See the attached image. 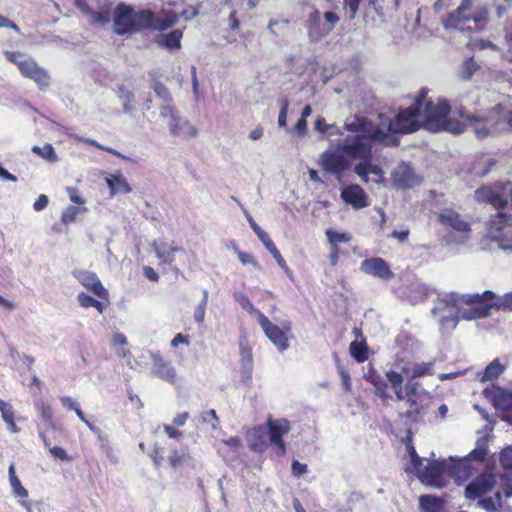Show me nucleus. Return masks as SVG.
<instances>
[{"mask_svg":"<svg viewBox=\"0 0 512 512\" xmlns=\"http://www.w3.org/2000/svg\"><path fill=\"white\" fill-rule=\"evenodd\" d=\"M479 65L476 63L473 57L466 59L458 68V76L461 79L468 80L474 73L479 69Z\"/></svg>","mask_w":512,"mask_h":512,"instance_id":"obj_35","label":"nucleus"},{"mask_svg":"<svg viewBox=\"0 0 512 512\" xmlns=\"http://www.w3.org/2000/svg\"><path fill=\"white\" fill-rule=\"evenodd\" d=\"M16 497L27 498L28 491L21 485L19 478L9 482Z\"/></svg>","mask_w":512,"mask_h":512,"instance_id":"obj_55","label":"nucleus"},{"mask_svg":"<svg viewBox=\"0 0 512 512\" xmlns=\"http://www.w3.org/2000/svg\"><path fill=\"white\" fill-rule=\"evenodd\" d=\"M66 408L69 410H73L79 417V419L83 421L91 431L96 430L94 425L89 420H87L78 403L66 398Z\"/></svg>","mask_w":512,"mask_h":512,"instance_id":"obj_43","label":"nucleus"},{"mask_svg":"<svg viewBox=\"0 0 512 512\" xmlns=\"http://www.w3.org/2000/svg\"><path fill=\"white\" fill-rule=\"evenodd\" d=\"M94 298L85 293L78 295V301L83 308H89L94 302Z\"/></svg>","mask_w":512,"mask_h":512,"instance_id":"obj_62","label":"nucleus"},{"mask_svg":"<svg viewBox=\"0 0 512 512\" xmlns=\"http://www.w3.org/2000/svg\"><path fill=\"white\" fill-rule=\"evenodd\" d=\"M475 198L479 202H488L499 210L489 221L488 236L498 243L500 249L512 252V217L501 211L508 201L512 205V185L507 183L483 186L475 191Z\"/></svg>","mask_w":512,"mask_h":512,"instance_id":"obj_4","label":"nucleus"},{"mask_svg":"<svg viewBox=\"0 0 512 512\" xmlns=\"http://www.w3.org/2000/svg\"><path fill=\"white\" fill-rule=\"evenodd\" d=\"M392 178L395 185L401 188H413L421 183V178L405 163L395 167L392 171Z\"/></svg>","mask_w":512,"mask_h":512,"instance_id":"obj_20","label":"nucleus"},{"mask_svg":"<svg viewBox=\"0 0 512 512\" xmlns=\"http://www.w3.org/2000/svg\"><path fill=\"white\" fill-rule=\"evenodd\" d=\"M323 22L324 19L319 11H314L310 14L308 21V34L312 40L316 41L328 35V33H322V31H320L321 26H323Z\"/></svg>","mask_w":512,"mask_h":512,"instance_id":"obj_31","label":"nucleus"},{"mask_svg":"<svg viewBox=\"0 0 512 512\" xmlns=\"http://www.w3.org/2000/svg\"><path fill=\"white\" fill-rule=\"evenodd\" d=\"M493 305L497 309L512 310V292L506 293L503 296L496 297L493 300Z\"/></svg>","mask_w":512,"mask_h":512,"instance_id":"obj_45","label":"nucleus"},{"mask_svg":"<svg viewBox=\"0 0 512 512\" xmlns=\"http://www.w3.org/2000/svg\"><path fill=\"white\" fill-rule=\"evenodd\" d=\"M407 403L411 413L420 414L430 404L431 395L420 387V384L414 380L406 382Z\"/></svg>","mask_w":512,"mask_h":512,"instance_id":"obj_15","label":"nucleus"},{"mask_svg":"<svg viewBox=\"0 0 512 512\" xmlns=\"http://www.w3.org/2000/svg\"><path fill=\"white\" fill-rule=\"evenodd\" d=\"M234 299L236 300V302L244 309L246 310L249 314L253 315L256 317V320L258 321V315L259 314H263L261 311H259L252 303L251 301L248 299V297L246 295H244L243 293L241 292H237L234 294Z\"/></svg>","mask_w":512,"mask_h":512,"instance_id":"obj_37","label":"nucleus"},{"mask_svg":"<svg viewBox=\"0 0 512 512\" xmlns=\"http://www.w3.org/2000/svg\"><path fill=\"white\" fill-rule=\"evenodd\" d=\"M295 133H297L299 136H304L307 132V121L304 118H301L297 121L295 127H294Z\"/></svg>","mask_w":512,"mask_h":512,"instance_id":"obj_60","label":"nucleus"},{"mask_svg":"<svg viewBox=\"0 0 512 512\" xmlns=\"http://www.w3.org/2000/svg\"><path fill=\"white\" fill-rule=\"evenodd\" d=\"M292 472L295 476L303 475L307 472V465L294 460L292 463Z\"/></svg>","mask_w":512,"mask_h":512,"instance_id":"obj_58","label":"nucleus"},{"mask_svg":"<svg viewBox=\"0 0 512 512\" xmlns=\"http://www.w3.org/2000/svg\"><path fill=\"white\" fill-rule=\"evenodd\" d=\"M257 322L266 337L276 346L279 352H284L289 348L288 334L292 328L290 321L285 320L281 321L280 324H275L264 314H259Z\"/></svg>","mask_w":512,"mask_h":512,"instance_id":"obj_12","label":"nucleus"},{"mask_svg":"<svg viewBox=\"0 0 512 512\" xmlns=\"http://www.w3.org/2000/svg\"><path fill=\"white\" fill-rule=\"evenodd\" d=\"M112 347L113 346H121V345H127V338L122 333H115L112 338Z\"/></svg>","mask_w":512,"mask_h":512,"instance_id":"obj_64","label":"nucleus"},{"mask_svg":"<svg viewBox=\"0 0 512 512\" xmlns=\"http://www.w3.org/2000/svg\"><path fill=\"white\" fill-rule=\"evenodd\" d=\"M153 90L160 99L167 102L166 104H170L169 102L171 101V94L164 84L155 82L153 84Z\"/></svg>","mask_w":512,"mask_h":512,"instance_id":"obj_51","label":"nucleus"},{"mask_svg":"<svg viewBox=\"0 0 512 512\" xmlns=\"http://www.w3.org/2000/svg\"><path fill=\"white\" fill-rule=\"evenodd\" d=\"M401 371L406 377L417 378L433 374L432 362L403 363Z\"/></svg>","mask_w":512,"mask_h":512,"instance_id":"obj_28","label":"nucleus"},{"mask_svg":"<svg viewBox=\"0 0 512 512\" xmlns=\"http://www.w3.org/2000/svg\"><path fill=\"white\" fill-rule=\"evenodd\" d=\"M266 249L271 253V255L276 260L278 265L289 275V273H290L289 268H288L285 260L281 256L279 250L276 248L275 244L274 243L271 244Z\"/></svg>","mask_w":512,"mask_h":512,"instance_id":"obj_53","label":"nucleus"},{"mask_svg":"<svg viewBox=\"0 0 512 512\" xmlns=\"http://www.w3.org/2000/svg\"><path fill=\"white\" fill-rule=\"evenodd\" d=\"M403 363L397 364V369H390L386 371V378L392 389L399 388L403 386V381L405 374L401 371V366Z\"/></svg>","mask_w":512,"mask_h":512,"instance_id":"obj_36","label":"nucleus"},{"mask_svg":"<svg viewBox=\"0 0 512 512\" xmlns=\"http://www.w3.org/2000/svg\"><path fill=\"white\" fill-rule=\"evenodd\" d=\"M326 236L328 238L329 243L333 248H338V244L342 242H348L350 240V235L347 233H339L333 231L331 229L326 231Z\"/></svg>","mask_w":512,"mask_h":512,"instance_id":"obj_42","label":"nucleus"},{"mask_svg":"<svg viewBox=\"0 0 512 512\" xmlns=\"http://www.w3.org/2000/svg\"><path fill=\"white\" fill-rule=\"evenodd\" d=\"M206 307L207 305H205V303H199L194 309L193 317L195 322L199 325L204 323Z\"/></svg>","mask_w":512,"mask_h":512,"instance_id":"obj_56","label":"nucleus"},{"mask_svg":"<svg viewBox=\"0 0 512 512\" xmlns=\"http://www.w3.org/2000/svg\"><path fill=\"white\" fill-rule=\"evenodd\" d=\"M419 502L424 512H438L441 507L440 500L430 495L421 496Z\"/></svg>","mask_w":512,"mask_h":512,"instance_id":"obj_38","label":"nucleus"},{"mask_svg":"<svg viewBox=\"0 0 512 512\" xmlns=\"http://www.w3.org/2000/svg\"><path fill=\"white\" fill-rule=\"evenodd\" d=\"M494 299L495 294L491 291L452 297L449 301L440 302L433 313L441 314L442 329L453 330L459 320L472 321L490 316Z\"/></svg>","mask_w":512,"mask_h":512,"instance_id":"obj_3","label":"nucleus"},{"mask_svg":"<svg viewBox=\"0 0 512 512\" xmlns=\"http://www.w3.org/2000/svg\"><path fill=\"white\" fill-rule=\"evenodd\" d=\"M474 46L480 50L491 49L493 51L500 52L495 44L486 40H479L474 44Z\"/></svg>","mask_w":512,"mask_h":512,"instance_id":"obj_59","label":"nucleus"},{"mask_svg":"<svg viewBox=\"0 0 512 512\" xmlns=\"http://www.w3.org/2000/svg\"><path fill=\"white\" fill-rule=\"evenodd\" d=\"M496 484L494 475L485 473L473 481H471L465 488V497L467 499H476L489 492Z\"/></svg>","mask_w":512,"mask_h":512,"instance_id":"obj_17","label":"nucleus"},{"mask_svg":"<svg viewBox=\"0 0 512 512\" xmlns=\"http://www.w3.org/2000/svg\"><path fill=\"white\" fill-rule=\"evenodd\" d=\"M322 17L324 19V22L323 26H321L320 28V31H322V33L329 34L334 29L335 25L338 23L339 17L333 12H325Z\"/></svg>","mask_w":512,"mask_h":512,"instance_id":"obj_41","label":"nucleus"},{"mask_svg":"<svg viewBox=\"0 0 512 512\" xmlns=\"http://www.w3.org/2000/svg\"><path fill=\"white\" fill-rule=\"evenodd\" d=\"M477 506L487 512H496L502 507V497L500 492H496L493 497L483 498L478 501Z\"/></svg>","mask_w":512,"mask_h":512,"instance_id":"obj_34","label":"nucleus"},{"mask_svg":"<svg viewBox=\"0 0 512 512\" xmlns=\"http://www.w3.org/2000/svg\"><path fill=\"white\" fill-rule=\"evenodd\" d=\"M105 180L110 190V196H114L116 194H127L131 191L126 178L119 171L114 174H108L105 177Z\"/></svg>","mask_w":512,"mask_h":512,"instance_id":"obj_26","label":"nucleus"},{"mask_svg":"<svg viewBox=\"0 0 512 512\" xmlns=\"http://www.w3.org/2000/svg\"><path fill=\"white\" fill-rule=\"evenodd\" d=\"M43 441L46 447H49L53 457L64 460V450L59 446H51V441L46 433L43 434Z\"/></svg>","mask_w":512,"mask_h":512,"instance_id":"obj_54","label":"nucleus"},{"mask_svg":"<svg viewBox=\"0 0 512 512\" xmlns=\"http://www.w3.org/2000/svg\"><path fill=\"white\" fill-rule=\"evenodd\" d=\"M73 275L83 286L88 288L99 298H108L109 293L107 289L102 285L101 281L95 273L76 270L73 272Z\"/></svg>","mask_w":512,"mask_h":512,"instance_id":"obj_21","label":"nucleus"},{"mask_svg":"<svg viewBox=\"0 0 512 512\" xmlns=\"http://www.w3.org/2000/svg\"><path fill=\"white\" fill-rule=\"evenodd\" d=\"M351 355L358 361L363 362L367 359V350L363 342L353 341L349 347Z\"/></svg>","mask_w":512,"mask_h":512,"instance_id":"obj_40","label":"nucleus"},{"mask_svg":"<svg viewBox=\"0 0 512 512\" xmlns=\"http://www.w3.org/2000/svg\"><path fill=\"white\" fill-rule=\"evenodd\" d=\"M411 466L409 470L414 472L426 485L441 488L445 485L447 475L446 460L428 461L420 458L414 448L410 451Z\"/></svg>","mask_w":512,"mask_h":512,"instance_id":"obj_8","label":"nucleus"},{"mask_svg":"<svg viewBox=\"0 0 512 512\" xmlns=\"http://www.w3.org/2000/svg\"><path fill=\"white\" fill-rule=\"evenodd\" d=\"M487 10L483 7L472 8L471 0H462L460 6L444 22L445 28L460 31H480L487 24Z\"/></svg>","mask_w":512,"mask_h":512,"instance_id":"obj_6","label":"nucleus"},{"mask_svg":"<svg viewBox=\"0 0 512 512\" xmlns=\"http://www.w3.org/2000/svg\"><path fill=\"white\" fill-rule=\"evenodd\" d=\"M179 20V14L171 8H163L157 13L152 12V19L147 28H151L156 31H164L172 27Z\"/></svg>","mask_w":512,"mask_h":512,"instance_id":"obj_24","label":"nucleus"},{"mask_svg":"<svg viewBox=\"0 0 512 512\" xmlns=\"http://www.w3.org/2000/svg\"><path fill=\"white\" fill-rule=\"evenodd\" d=\"M180 344H183V345H189V340H188V337L187 336H184L182 335L181 333H178L177 335H175V337L172 339L171 341V346L176 348L178 347Z\"/></svg>","mask_w":512,"mask_h":512,"instance_id":"obj_63","label":"nucleus"},{"mask_svg":"<svg viewBox=\"0 0 512 512\" xmlns=\"http://www.w3.org/2000/svg\"><path fill=\"white\" fill-rule=\"evenodd\" d=\"M438 220L444 226L451 228L453 231L460 234L457 240L452 239V236H447V243H464L471 232L470 224L466 221L457 211L452 208H445L438 214Z\"/></svg>","mask_w":512,"mask_h":512,"instance_id":"obj_13","label":"nucleus"},{"mask_svg":"<svg viewBox=\"0 0 512 512\" xmlns=\"http://www.w3.org/2000/svg\"><path fill=\"white\" fill-rule=\"evenodd\" d=\"M499 461L504 469H512V447H506L502 450L500 453Z\"/></svg>","mask_w":512,"mask_h":512,"instance_id":"obj_50","label":"nucleus"},{"mask_svg":"<svg viewBox=\"0 0 512 512\" xmlns=\"http://www.w3.org/2000/svg\"><path fill=\"white\" fill-rule=\"evenodd\" d=\"M361 0H344V8L349 11V18H354Z\"/></svg>","mask_w":512,"mask_h":512,"instance_id":"obj_57","label":"nucleus"},{"mask_svg":"<svg viewBox=\"0 0 512 512\" xmlns=\"http://www.w3.org/2000/svg\"><path fill=\"white\" fill-rule=\"evenodd\" d=\"M233 249L238 256L239 261L243 265L251 264L254 267H258V262L250 253L243 252V251L239 250L238 247L235 245L233 246Z\"/></svg>","mask_w":512,"mask_h":512,"instance_id":"obj_52","label":"nucleus"},{"mask_svg":"<svg viewBox=\"0 0 512 512\" xmlns=\"http://www.w3.org/2000/svg\"><path fill=\"white\" fill-rule=\"evenodd\" d=\"M485 394L491 398L495 407L500 409L512 408V393L508 392L501 387H493L492 389H485Z\"/></svg>","mask_w":512,"mask_h":512,"instance_id":"obj_25","label":"nucleus"},{"mask_svg":"<svg viewBox=\"0 0 512 512\" xmlns=\"http://www.w3.org/2000/svg\"><path fill=\"white\" fill-rule=\"evenodd\" d=\"M6 59L14 63L21 75L35 82L40 89H45L50 85V75L46 69L41 67L32 57L26 56L21 52L5 50Z\"/></svg>","mask_w":512,"mask_h":512,"instance_id":"obj_10","label":"nucleus"},{"mask_svg":"<svg viewBox=\"0 0 512 512\" xmlns=\"http://www.w3.org/2000/svg\"><path fill=\"white\" fill-rule=\"evenodd\" d=\"M160 117L165 120L171 135L185 140H191L198 136L197 127L188 119L183 118L173 105L163 104L160 107Z\"/></svg>","mask_w":512,"mask_h":512,"instance_id":"obj_11","label":"nucleus"},{"mask_svg":"<svg viewBox=\"0 0 512 512\" xmlns=\"http://www.w3.org/2000/svg\"><path fill=\"white\" fill-rule=\"evenodd\" d=\"M419 98L423 99L422 123L429 131L459 134L471 128L478 138H484L512 130V104L498 105L483 116H471L463 111L452 112L445 99L427 100L425 92Z\"/></svg>","mask_w":512,"mask_h":512,"instance_id":"obj_2","label":"nucleus"},{"mask_svg":"<svg viewBox=\"0 0 512 512\" xmlns=\"http://www.w3.org/2000/svg\"><path fill=\"white\" fill-rule=\"evenodd\" d=\"M423 108V99L416 98L415 102L405 110L399 112L394 120L387 118L384 120V117L381 116V124L376 127L374 125L375 130H382L383 134L381 138H375L373 143L383 142L388 144L390 142V136L397 133H411L418 130L422 123L421 110Z\"/></svg>","mask_w":512,"mask_h":512,"instance_id":"obj_5","label":"nucleus"},{"mask_svg":"<svg viewBox=\"0 0 512 512\" xmlns=\"http://www.w3.org/2000/svg\"><path fill=\"white\" fill-rule=\"evenodd\" d=\"M488 450L485 443H478L476 448L471 451L466 457L461 459L449 458L446 460L447 475L455 480L457 484H461L468 479L474 471L478 470Z\"/></svg>","mask_w":512,"mask_h":512,"instance_id":"obj_9","label":"nucleus"},{"mask_svg":"<svg viewBox=\"0 0 512 512\" xmlns=\"http://www.w3.org/2000/svg\"><path fill=\"white\" fill-rule=\"evenodd\" d=\"M341 198L354 209L359 210L369 206L366 192L358 184H350L341 190Z\"/></svg>","mask_w":512,"mask_h":512,"instance_id":"obj_19","label":"nucleus"},{"mask_svg":"<svg viewBox=\"0 0 512 512\" xmlns=\"http://www.w3.org/2000/svg\"><path fill=\"white\" fill-rule=\"evenodd\" d=\"M501 484L500 488L504 493L506 498L512 497V473L511 474H503L500 478Z\"/></svg>","mask_w":512,"mask_h":512,"instance_id":"obj_49","label":"nucleus"},{"mask_svg":"<svg viewBox=\"0 0 512 512\" xmlns=\"http://www.w3.org/2000/svg\"><path fill=\"white\" fill-rule=\"evenodd\" d=\"M71 204L66 207V223L82 219L87 213L86 199L76 189H67Z\"/></svg>","mask_w":512,"mask_h":512,"instance_id":"obj_18","label":"nucleus"},{"mask_svg":"<svg viewBox=\"0 0 512 512\" xmlns=\"http://www.w3.org/2000/svg\"><path fill=\"white\" fill-rule=\"evenodd\" d=\"M505 371V366L498 359L493 360L482 375L481 382H487L497 379Z\"/></svg>","mask_w":512,"mask_h":512,"instance_id":"obj_33","label":"nucleus"},{"mask_svg":"<svg viewBox=\"0 0 512 512\" xmlns=\"http://www.w3.org/2000/svg\"><path fill=\"white\" fill-rule=\"evenodd\" d=\"M32 151L48 162L53 163L58 160L54 148L50 144H45L44 146H33Z\"/></svg>","mask_w":512,"mask_h":512,"instance_id":"obj_39","label":"nucleus"},{"mask_svg":"<svg viewBox=\"0 0 512 512\" xmlns=\"http://www.w3.org/2000/svg\"><path fill=\"white\" fill-rule=\"evenodd\" d=\"M314 128L322 138L330 142L329 147L320 155L319 165L323 170L340 176L358 160L355 174L365 183L371 179L376 184L384 182L382 168L372 162L373 140L381 138L383 131L375 130L374 124L365 117L350 116L342 127L327 124L324 118H317Z\"/></svg>","mask_w":512,"mask_h":512,"instance_id":"obj_1","label":"nucleus"},{"mask_svg":"<svg viewBox=\"0 0 512 512\" xmlns=\"http://www.w3.org/2000/svg\"><path fill=\"white\" fill-rule=\"evenodd\" d=\"M280 112L278 116V125L279 127H286L287 125V115L289 108V100L287 98L280 100Z\"/></svg>","mask_w":512,"mask_h":512,"instance_id":"obj_48","label":"nucleus"},{"mask_svg":"<svg viewBox=\"0 0 512 512\" xmlns=\"http://www.w3.org/2000/svg\"><path fill=\"white\" fill-rule=\"evenodd\" d=\"M289 431L290 423L286 419L269 420L267 422L266 432L269 435L270 443L278 455H284L286 452L283 436Z\"/></svg>","mask_w":512,"mask_h":512,"instance_id":"obj_16","label":"nucleus"},{"mask_svg":"<svg viewBox=\"0 0 512 512\" xmlns=\"http://www.w3.org/2000/svg\"><path fill=\"white\" fill-rule=\"evenodd\" d=\"M0 412L3 421L7 425V429L12 433H17L19 430L14 422V410L10 403L0 400Z\"/></svg>","mask_w":512,"mask_h":512,"instance_id":"obj_32","label":"nucleus"},{"mask_svg":"<svg viewBox=\"0 0 512 512\" xmlns=\"http://www.w3.org/2000/svg\"><path fill=\"white\" fill-rule=\"evenodd\" d=\"M248 221L251 225V228L253 229L255 234L258 236V238L261 240V242L266 248L273 244V241L271 240L269 235L264 230H262L251 217H248Z\"/></svg>","mask_w":512,"mask_h":512,"instance_id":"obj_44","label":"nucleus"},{"mask_svg":"<svg viewBox=\"0 0 512 512\" xmlns=\"http://www.w3.org/2000/svg\"><path fill=\"white\" fill-rule=\"evenodd\" d=\"M76 7L88 16L91 24L103 26L108 24L112 19V6L111 3L105 2L100 4L96 0L88 3L85 0H76Z\"/></svg>","mask_w":512,"mask_h":512,"instance_id":"obj_14","label":"nucleus"},{"mask_svg":"<svg viewBox=\"0 0 512 512\" xmlns=\"http://www.w3.org/2000/svg\"><path fill=\"white\" fill-rule=\"evenodd\" d=\"M240 356H241L242 365L248 373L247 377L250 379V373H251L252 364H253L252 352L248 348H241Z\"/></svg>","mask_w":512,"mask_h":512,"instance_id":"obj_47","label":"nucleus"},{"mask_svg":"<svg viewBox=\"0 0 512 512\" xmlns=\"http://www.w3.org/2000/svg\"><path fill=\"white\" fill-rule=\"evenodd\" d=\"M152 247L159 260L165 264H171L174 261L175 252L179 251L178 247L161 239L154 241Z\"/></svg>","mask_w":512,"mask_h":512,"instance_id":"obj_29","label":"nucleus"},{"mask_svg":"<svg viewBox=\"0 0 512 512\" xmlns=\"http://www.w3.org/2000/svg\"><path fill=\"white\" fill-rule=\"evenodd\" d=\"M188 458V455L185 453H180L177 450H174L171 452L170 456L168 457V461L173 468H179L183 466Z\"/></svg>","mask_w":512,"mask_h":512,"instance_id":"obj_46","label":"nucleus"},{"mask_svg":"<svg viewBox=\"0 0 512 512\" xmlns=\"http://www.w3.org/2000/svg\"><path fill=\"white\" fill-rule=\"evenodd\" d=\"M182 37L183 32L180 29H175L169 33L159 34L155 39V43L168 50H179L181 48Z\"/></svg>","mask_w":512,"mask_h":512,"instance_id":"obj_27","label":"nucleus"},{"mask_svg":"<svg viewBox=\"0 0 512 512\" xmlns=\"http://www.w3.org/2000/svg\"><path fill=\"white\" fill-rule=\"evenodd\" d=\"M266 428L264 426H255L247 433V440L251 449L262 451L265 446Z\"/></svg>","mask_w":512,"mask_h":512,"instance_id":"obj_30","label":"nucleus"},{"mask_svg":"<svg viewBox=\"0 0 512 512\" xmlns=\"http://www.w3.org/2000/svg\"><path fill=\"white\" fill-rule=\"evenodd\" d=\"M48 204V198L46 195L41 194L33 204L35 211H42Z\"/></svg>","mask_w":512,"mask_h":512,"instance_id":"obj_61","label":"nucleus"},{"mask_svg":"<svg viewBox=\"0 0 512 512\" xmlns=\"http://www.w3.org/2000/svg\"><path fill=\"white\" fill-rule=\"evenodd\" d=\"M152 19L150 10L135 9L126 4H119L113 11L114 31L123 35L147 29Z\"/></svg>","mask_w":512,"mask_h":512,"instance_id":"obj_7","label":"nucleus"},{"mask_svg":"<svg viewBox=\"0 0 512 512\" xmlns=\"http://www.w3.org/2000/svg\"><path fill=\"white\" fill-rule=\"evenodd\" d=\"M151 359H152V374L168 383H175L177 380V373L174 366L164 360L161 356L158 354L151 353Z\"/></svg>","mask_w":512,"mask_h":512,"instance_id":"obj_23","label":"nucleus"},{"mask_svg":"<svg viewBox=\"0 0 512 512\" xmlns=\"http://www.w3.org/2000/svg\"><path fill=\"white\" fill-rule=\"evenodd\" d=\"M360 268L364 273L385 281H388L393 277V273L387 262L382 258L366 259L362 261Z\"/></svg>","mask_w":512,"mask_h":512,"instance_id":"obj_22","label":"nucleus"}]
</instances>
